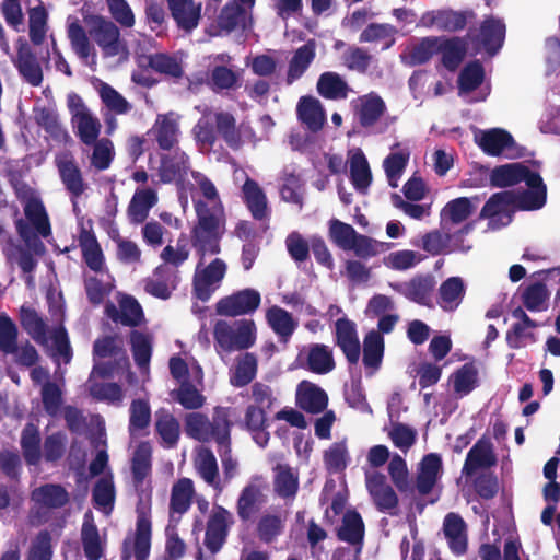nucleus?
Wrapping results in <instances>:
<instances>
[{"label": "nucleus", "mask_w": 560, "mask_h": 560, "mask_svg": "<svg viewBox=\"0 0 560 560\" xmlns=\"http://www.w3.org/2000/svg\"><path fill=\"white\" fill-rule=\"evenodd\" d=\"M19 319L22 328L35 342L47 345L48 325L35 308L22 305L19 311Z\"/></svg>", "instance_id": "nucleus-36"}, {"label": "nucleus", "mask_w": 560, "mask_h": 560, "mask_svg": "<svg viewBox=\"0 0 560 560\" xmlns=\"http://www.w3.org/2000/svg\"><path fill=\"white\" fill-rule=\"evenodd\" d=\"M443 533L451 551L456 556H463L468 546L467 525L464 518L454 512L446 514L443 521Z\"/></svg>", "instance_id": "nucleus-29"}, {"label": "nucleus", "mask_w": 560, "mask_h": 560, "mask_svg": "<svg viewBox=\"0 0 560 560\" xmlns=\"http://www.w3.org/2000/svg\"><path fill=\"white\" fill-rule=\"evenodd\" d=\"M350 179L353 187L361 192H365L372 183L370 165L362 152L350 160Z\"/></svg>", "instance_id": "nucleus-58"}, {"label": "nucleus", "mask_w": 560, "mask_h": 560, "mask_svg": "<svg viewBox=\"0 0 560 560\" xmlns=\"http://www.w3.org/2000/svg\"><path fill=\"white\" fill-rule=\"evenodd\" d=\"M267 411L258 406L248 405L245 410L243 427L252 433L255 442L264 447L269 441V433L266 431L267 423Z\"/></svg>", "instance_id": "nucleus-41"}, {"label": "nucleus", "mask_w": 560, "mask_h": 560, "mask_svg": "<svg viewBox=\"0 0 560 560\" xmlns=\"http://www.w3.org/2000/svg\"><path fill=\"white\" fill-rule=\"evenodd\" d=\"M296 405L307 413L317 415L327 408L328 395L318 385L304 380L298 385Z\"/></svg>", "instance_id": "nucleus-31"}, {"label": "nucleus", "mask_w": 560, "mask_h": 560, "mask_svg": "<svg viewBox=\"0 0 560 560\" xmlns=\"http://www.w3.org/2000/svg\"><path fill=\"white\" fill-rule=\"evenodd\" d=\"M86 22L90 26L89 34L101 48L104 57H115L126 50L120 31L114 22L102 15H91Z\"/></svg>", "instance_id": "nucleus-10"}, {"label": "nucleus", "mask_w": 560, "mask_h": 560, "mask_svg": "<svg viewBox=\"0 0 560 560\" xmlns=\"http://www.w3.org/2000/svg\"><path fill=\"white\" fill-rule=\"evenodd\" d=\"M152 523L150 515L137 509L136 530L122 541L121 560H147L151 549Z\"/></svg>", "instance_id": "nucleus-9"}, {"label": "nucleus", "mask_w": 560, "mask_h": 560, "mask_svg": "<svg viewBox=\"0 0 560 560\" xmlns=\"http://www.w3.org/2000/svg\"><path fill=\"white\" fill-rule=\"evenodd\" d=\"M73 100H77L80 106V110H77L73 115V120L77 121L78 136L84 144L92 145L100 136L101 122L89 112L79 95L71 98L72 102Z\"/></svg>", "instance_id": "nucleus-35"}, {"label": "nucleus", "mask_w": 560, "mask_h": 560, "mask_svg": "<svg viewBox=\"0 0 560 560\" xmlns=\"http://www.w3.org/2000/svg\"><path fill=\"white\" fill-rule=\"evenodd\" d=\"M14 66L25 82L32 86H39L43 83L44 74L42 66L26 42L20 39Z\"/></svg>", "instance_id": "nucleus-25"}, {"label": "nucleus", "mask_w": 560, "mask_h": 560, "mask_svg": "<svg viewBox=\"0 0 560 560\" xmlns=\"http://www.w3.org/2000/svg\"><path fill=\"white\" fill-rule=\"evenodd\" d=\"M525 174L522 182L533 190H525L518 197V208L523 210H538L546 202V186L541 176L537 172H533L525 165Z\"/></svg>", "instance_id": "nucleus-30"}, {"label": "nucleus", "mask_w": 560, "mask_h": 560, "mask_svg": "<svg viewBox=\"0 0 560 560\" xmlns=\"http://www.w3.org/2000/svg\"><path fill=\"white\" fill-rule=\"evenodd\" d=\"M105 314L114 323H119L127 327H137L144 318L140 303L131 295H125L119 301V308L114 303L108 302L105 305Z\"/></svg>", "instance_id": "nucleus-26"}, {"label": "nucleus", "mask_w": 560, "mask_h": 560, "mask_svg": "<svg viewBox=\"0 0 560 560\" xmlns=\"http://www.w3.org/2000/svg\"><path fill=\"white\" fill-rule=\"evenodd\" d=\"M260 302V293L255 289L247 288L219 300L217 313L229 317L253 314L259 307Z\"/></svg>", "instance_id": "nucleus-14"}, {"label": "nucleus", "mask_w": 560, "mask_h": 560, "mask_svg": "<svg viewBox=\"0 0 560 560\" xmlns=\"http://www.w3.org/2000/svg\"><path fill=\"white\" fill-rule=\"evenodd\" d=\"M497 464L490 441L480 439L467 453L462 474L466 477L472 476L479 468H489Z\"/></svg>", "instance_id": "nucleus-33"}, {"label": "nucleus", "mask_w": 560, "mask_h": 560, "mask_svg": "<svg viewBox=\"0 0 560 560\" xmlns=\"http://www.w3.org/2000/svg\"><path fill=\"white\" fill-rule=\"evenodd\" d=\"M40 433L36 425L27 423L21 433V448L27 465L36 466L42 459Z\"/></svg>", "instance_id": "nucleus-53"}, {"label": "nucleus", "mask_w": 560, "mask_h": 560, "mask_svg": "<svg viewBox=\"0 0 560 560\" xmlns=\"http://www.w3.org/2000/svg\"><path fill=\"white\" fill-rule=\"evenodd\" d=\"M477 19L472 9L455 11L452 9L435 10L423 15L422 21L428 26H434L439 31L456 33L466 28V26Z\"/></svg>", "instance_id": "nucleus-13"}, {"label": "nucleus", "mask_w": 560, "mask_h": 560, "mask_svg": "<svg viewBox=\"0 0 560 560\" xmlns=\"http://www.w3.org/2000/svg\"><path fill=\"white\" fill-rule=\"evenodd\" d=\"M172 397L187 410H197L206 402V397L189 381H183L177 389L172 392Z\"/></svg>", "instance_id": "nucleus-61"}, {"label": "nucleus", "mask_w": 560, "mask_h": 560, "mask_svg": "<svg viewBox=\"0 0 560 560\" xmlns=\"http://www.w3.org/2000/svg\"><path fill=\"white\" fill-rule=\"evenodd\" d=\"M316 55V44L310 39L303 46L299 47L289 62L287 83L292 84L300 79L313 62Z\"/></svg>", "instance_id": "nucleus-46"}, {"label": "nucleus", "mask_w": 560, "mask_h": 560, "mask_svg": "<svg viewBox=\"0 0 560 560\" xmlns=\"http://www.w3.org/2000/svg\"><path fill=\"white\" fill-rule=\"evenodd\" d=\"M476 142L490 156H499L504 152H506V156L510 159L523 155L513 136L505 129L492 128L485 130L480 137L476 138Z\"/></svg>", "instance_id": "nucleus-12"}, {"label": "nucleus", "mask_w": 560, "mask_h": 560, "mask_svg": "<svg viewBox=\"0 0 560 560\" xmlns=\"http://www.w3.org/2000/svg\"><path fill=\"white\" fill-rule=\"evenodd\" d=\"M276 476L273 487L281 498H294L299 490V477L287 465L278 464L275 468Z\"/></svg>", "instance_id": "nucleus-57"}, {"label": "nucleus", "mask_w": 560, "mask_h": 560, "mask_svg": "<svg viewBox=\"0 0 560 560\" xmlns=\"http://www.w3.org/2000/svg\"><path fill=\"white\" fill-rule=\"evenodd\" d=\"M364 523L359 512L347 511L342 516V523L337 529V537L354 547L361 546L364 538Z\"/></svg>", "instance_id": "nucleus-39"}, {"label": "nucleus", "mask_w": 560, "mask_h": 560, "mask_svg": "<svg viewBox=\"0 0 560 560\" xmlns=\"http://www.w3.org/2000/svg\"><path fill=\"white\" fill-rule=\"evenodd\" d=\"M257 374V358L254 353L246 352L238 361L234 374L231 376V384L234 387L248 385Z\"/></svg>", "instance_id": "nucleus-64"}, {"label": "nucleus", "mask_w": 560, "mask_h": 560, "mask_svg": "<svg viewBox=\"0 0 560 560\" xmlns=\"http://www.w3.org/2000/svg\"><path fill=\"white\" fill-rule=\"evenodd\" d=\"M152 472V447L149 442H140L131 458L132 482L136 488L142 487Z\"/></svg>", "instance_id": "nucleus-38"}, {"label": "nucleus", "mask_w": 560, "mask_h": 560, "mask_svg": "<svg viewBox=\"0 0 560 560\" xmlns=\"http://www.w3.org/2000/svg\"><path fill=\"white\" fill-rule=\"evenodd\" d=\"M316 89L318 94L326 100H343L349 92L348 83L340 74L331 71L319 75Z\"/></svg>", "instance_id": "nucleus-52"}, {"label": "nucleus", "mask_w": 560, "mask_h": 560, "mask_svg": "<svg viewBox=\"0 0 560 560\" xmlns=\"http://www.w3.org/2000/svg\"><path fill=\"white\" fill-rule=\"evenodd\" d=\"M215 343L226 352L246 350L256 340V327L253 320H241L236 326L225 320H218L213 328Z\"/></svg>", "instance_id": "nucleus-5"}, {"label": "nucleus", "mask_w": 560, "mask_h": 560, "mask_svg": "<svg viewBox=\"0 0 560 560\" xmlns=\"http://www.w3.org/2000/svg\"><path fill=\"white\" fill-rule=\"evenodd\" d=\"M79 244L82 252V258L86 266L92 271H102L105 258L95 234L83 230L79 237Z\"/></svg>", "instance_id": "nucleus-47"}, {"label": "nucleus", "mask_w": 560, "mask_h": 560, "mask_svg": "<svg viewBox=\"0 0 560 560\" xmlns=\"http://www.w3.org/2000/svg\"><path fill=\"white\" fill-rule=\"evenodd\" d=\"M232 427L229 407L215 406L211 419L202 412H189L184 418V430L189 438L202 443L215 441L219 452L222 448L230 452Z\"/></svg>", "instance_id": "nucleus-1"}, {"label": "nucleus", "mask_w": 560, "mask_h": 560, "mask_svg": "<svg viewBox=\"0 0 560 560\" xmlns=\"http://www.w3.org/2000/svg\"><path fill=\"white\" fill-rule=\"evenodd\" d=\"M300 368L314 374L325 375L335 366L332 350L324 343H311L304 347L296 357Z\"/></svg>", "instance_id": "nucleus-16"}, {"label": "nucleus", "mask_w": 560, "mask_h": 560, "mask_svg": "<svg viewBox=\"0 0 560 560\" xmlns=\"http://www.w3.org/2000/svg\"><path fill=\"white\" fill-rule=\"evenodd\" d=\"M485 80V68L480 60L469 61L458 75V89L460 92L470 93L477 90Z\"/></svg>", "instance_id": "nucleus-59"}, {"label": "nucleus", "mask_w": 560, "mask_h": 560, "mask_svg": "<svg viewBox=\"0 0 560 560\" xmlns=\"http://www.w3.org/2000/svg\"><path fill=\"white\" fill-rule=\"evenodd\" d=\"M443 470L442 458L438 453L424 455L419 463L416 489L421 495L429 494L435 487Z\"/></svg>", "instance_id": "nucleus-27"}, {"label": "nucleus", "mask_w": 560, "mask_h": 560, "mask_svg": "<svg viewBox=\"0 0 560 560\" xmlns=\"http://www.w3.org/2000/svg\"><path fill=\"white\" fill-rule=\"evenodd\" d=\"M298 119L311 131L318 132L326 122V112L314 96H301L296 106Z\"/></svg>", "instance_id": "nucleus-32"}, {"label": "nucleus", "mask_w": 560, "mask_h": 560, "mask_svg": "<svg viewBox=\"0 0 560 560\" xmlns=\"http://www.w3.org/2000/svg\"><path fill=\"white\" fill-rule=\"evenodd\" d=\"M266 319L270 328L283 343L289 342L299 325L290 312L278 305H273L267 310Z\"/></svg>", "instance_id": "nucleus-37"}, {"label": "nucleus", "mask_w": 560, "mask_h": 560, "mask_svg": "<svg viewBox=\"0 0 560 560\" xmlns=\"http://www.w3.org/2000/svg\"><path fill=\"white\" fill-rule=\"evenodd\" d=\"M454 393L459 396L470 394L479 385V371L475 362H467L450 377Z\"/></svg>", "instance_id": "nucleus-51"}, {"label": "nucleus", "mask_w": 560, "mask_h": 560, "mask_svg": "<svg viewBox=\"0 0 560 560\" xmlns=\"http://www.w3.org/2000/svg\"><path fill=\"white\" fill-rule=\"evenodd\" d=\"M232 514L223 506H217L210 515L205 534V545L212 553L218 552L226 540Z\"/></svg>", "instance_id": "nucleus-19"}, {"label": "nucleus", "mask_w": 560, "mask_h": 560, "mask_svg": "<svg viewBox=\"0 0 560 560\" xmlns=\"http://www.w3.org/2000/svg\"><path fill=\"white\" fill-rule=\"evenodd\" d=\"M189 170V156L176 148L168 153L161 154L158 175L162 184L180 182Z\"/></svg>", "instance_id": "nucleus-23"}, {"label": "nucleus", "mask_w": 560, "mask_h": 560, "mask_svg": "<svg viewBox=\"0 0 560 560\" xmlns=\"http://www.w3.org/2000/svg\"><path fill=\"white\" fill-rule=\"evenodd\" d=\"M24 214L27 222L23 219L15 221L16 231L22 240L30 243L36 235L44 238L51 235L49 217L40 199L31 197L24 206Z\"/></svg>", "instance_id": "nucleus-8"}, {"label": "nucleus", "mask_w": 560, "mask_h": 560, "mask_svg": "<svg viewBox=\"0 0 560 560\" xmlns=\"http://www.w3.org/2000/svg\"><path fill=\"white\" fill-rule=\"evenodd\" d=\"M267 489L268 483L265 478L258 475L253 476L249 482L242 489L236 502V511L243 522L249 521L260 511L267 501L265 494Z\"/></svg>", "instance_id": "nucleus-11"}, {"label": "nucleus", "mask_w": 560, "mask_h": 560, "mask_svg": "<svg viewBox=\"0 0 560 560\" xmlns=\"http://www.w3.org/2000/svg\"><path fill=\"white\" fill-rule=\"evenodd\" d=\"M247 7H244L236 0L228 1L221 9L218 16V24L221 30L231 33L242 26L245 27V21L247 15Z\"/></svg>", "instance_id": "nucleus-56"}, {"label": "nucleus", "mask_w": 560, "mask_h": 560, "mask_svg": "<svg viewBox=\"0 0 560 560\" xmlns=\"http://www.w3.org/2000/svg\"><path fill=\"white\" fill-rule=\"evenodd\" d=\"M158 202V195L151 188L137 189L129 206L128 217L133 224H140L145 221L149 211Z\"/></svg>", "instance_id": "nucleus-44"}, {"label": "nucleus", "mask_w": 560, "mask_h": 560, "mask_svg": "<svg viewBox=\"0 0 560 560\" xmlns=\"http://www.w3.org/2000/svg\"><path fill=\"white\" fill-rule=\"evenodd\" d=\"M506 36L504 21L492 14L486 15L478 25H470L465 38L472 56L485 54L489 58L497 56L502 49Z\"/></svg>", "instance_id": "nucleus-4"}, {"label": "nucleus", "mask_w": 560, "mask_h": 560, "mask_svg": "<svg viewBox=\"0 0 560 560\" xmlns=\"http://www.w3.org/2000/svg\"><path fill=\"white\" fill-rule=\"evenodd\" d=\"M113 358L117 363L129 365V359L118 336H103L93 343V359Z\"/></svg>", "instance_id": "nucleus-45"}, {"label": "nucleus", "mask_w": 560, "mask_h": 560, "mask_svg": "<svg viewBox=\"0 0 560 560\" xmlns=\"http://www.w3.org/2000/svg\"><path fill=\"white\" fill-rule=\"evenodd\" d=\"M550 293L542 282H534L527 285L522 293L523 305L529 312H541L547 308Z\"/></svg>", "instance_id": "nucleus-62"}, {"label": "nucleus", "mask_w": 560, "mask_h": 560, "mask_svg": "<svg viewBox=\"0 0 560 560\" xmlns=\"http://www.w3.org/2000/svg\"><path fill=\"white\" fill-rule=\"evenodd\" d=\"M34 119L55 141L66 142L69 139V133L55 108L47 106L34 108Z\"/></svg>", "instance_id": "nucleus-40"}, {"label": "nucleus", "mask_w": 560, "mask_h": 560, "mask_svg": "<svg viewBox=\"0 0 560 560\" xmlns=\"http://www.w3.org/2000/svg\"><path fill=\"white\" fill-rule=\"evenodd\" d=\"M474 201L478 202L479 198L476 197H458L448 201L441 211V220L450 221L452 224H460L466 221L475 211L476 206Z\"/></svg>", "instance_id": "nucleus-49"}, {"label": "nucleus", "mask_w": 560, "mask_h": 560, "mask_svg": "<svg viewBox=\"0 0 560 560\" xmlns=\"http://www.w3.org/2000/svg\"><path fill=\"white\" fill-rule=\"evenodd\" d=\"M525 171L523 163H509L495 166L490 173V185L499 188L517 185L522 182Z\"/></svg>", "instance_id": "nucleus-55"}, {"label": "nucleus", "mask_w": 560, "mask_h": 560, "mask_svg": "<svg viewBox=\"0 0 560 560\" xmlns=\"http://www.w3.org/2000/svg\"><path fill=\"white\" fill-rule=\"evenodd\" d=\"M518 200L517 195L511 190L495 192L486 201L479 219H488L492 230L504 228L512 222Z\"/></svg>", "instance_id": "nucleus-7"}, {"label": "nucleus", "mask_w": 560, "mask_h": 560, "mask_svg": "<svg viewBox=\"0 0 560 560\" xmlns=\"http://www.w3.org/2000/svg\"><path fill=\"white\" fill-rule=\"evenodd\" d=\"M179 124L173 113L159 114L152 127L145 132L148 140L163 151H172L178 144Z\"/></svg>", "instance_id": "nucleus-17"}, {"label": "nucleus", "mask_w": 560, "mask_h": 560, "mask_svg": "<svg viewBox=\"0 0 560 560\" xmlns=\"http://www.w3.org/2000/svg\"><path fill=\"white\" fill-rule=\"evenodd\" d=\"M195 139L203 145L212 148L220 136L233 150L242 147V133L236 126V119L230 112L205 113L198 119L194 129Z\"/></svg>", "instance_id": "nucleus-3"}, {"label": "nucleus", "mask_w": 560, "mask_h": 560, "mask_svg": "<svg viewBox=\"0 0 560 560\" xmlns=\"http://www.w3.org/2000/svg\"><path fill=\"white\" fill-rule=\"evenodd\" d=\"M386 112V104L383 98L371 93L361 98L357 109V116L360 125L364 128L374 126Z\"/></svg>", "instance_id": "nucleus-48"}, {"label": "nucleus", "mask_w": 560, "mask_h": 560, "mask_svg": "<svg viewBox=\"0 0 560 560\" xmlns=\"http://www.w3.org/2000/svg\"><path fill=\"white\" fill-rule=\"evenodd\" d=\"M385 341L383 335L376 330L369 331L363 339L362 362L371 373L377 371L383 362Z\"/></svg>", "instance_id": "nucleus-42"}, {"label": "nucleus", "mask_w": 560, "mask_h": 560, "mask_svg": "<svg viewBox=\"0 0 560 560\" xmlns=\"http://www.w3.org/2000/svg\"><path fill=\"white\" fill-rule=\"evenodd\" d=\"M226 272V264L220 259H213L200 272H196L192 281V293L196 299L207 302L213 294L217 285L222 281Z\"/></svg>", "instance_id": "nucleus-18"}, {"label": "nucleus", "mask_w": 560, "mask_h": 560, "mask_svg": "<svg viewBox=\"0 0 560 560\" xmlns=\"http://www.w3.org/2000/svg\"><path fill=\"white\" fill-rule=\"evenodd\" d=\"M366 488L380 512L394 514L393 511L398 506V497L393 487L387 483L386 477L383 474L374 472L366 476Z\"/></svg>", "instance_id": "nucleus-22"}, {"label": "nucleus", "mask_w": 560, "mask_h": 560, "mask_svg": "<svg viewBox=\"0 0 560 560\" xmlns=\"http://www.w3.org/2000/svg\"><path fill=\"white\" fill-rule=\"evenodd\" d=\"M468 50L469 46L465 36H438V54L441 55V63L451 72L458 69Z\"/></svg>", "instance_id": "nucleus-24"}, {"label": "nucleus", "mask_w": 560, "mask_h": 560, "mask_svg": "<svg viewBox=\"0 0 560 560\" xmlns=\"http://www.w3.org/2000/svg\"><path fill=\"white\" fill-rule=\"evenodd\" d=\"M56 165L66 189L72 198H79L84 192L86 185L73 156L70 153H63L56 158Z\"/></svg>", "instance_id": "nucleus-28"}, {"label": "nucleus", "mask_w": 560, "mask_h": 560, "mask_svg": "<svg viewBox=\"0 0 560 560\" xmlns=\"http://www.w3.org/2000/svg\"><path fill=\"white\" fill-rule=\"evenodd\" d=\"M31 499L36 509L31 511L32 524H44L48 521V512L66 506L70 502V494L59 483H44L35 488Z\"/></svg>", "instance_id": "nucleus-6"}, {"label": "nucleus", "mask_w": 560, "mask_h": 560, "mask_svg": "<svg viewBox=\"0 0 560 560\" xmlns=\"http://www.w3.org/2000/svg\"><path fill=\"white\" fill-rule=\"evenodd\" d=\"M155 431L166 447H174L180 435L179 421L166 409L155 412Z\"/></svg>", "instance_id": "nucleus-50"}, {"label": "nucleus", "mask_w": 560, "mask_h": 560, "mask_svg": "<svg viewBox=\"0 0 560 560\" xmlns=\"http://www.w3.org/2000/svg\"><path fill=\"white\" fill-rule=\"evenodd\" d=\"M81 542L88 560H100L104 555L98 528L94 523L84 522L81 528Z\"/></svg>", "instance_id": "nucleus-60"}, {"label": "nucleus", "mask_w": 560, "mask_h": 560, "mask_svg": "<svg viewBox=\"0 0 560 560\" xmlns=\"http://www.w3.org/2000/svg\"><path fill=\"white\" fill-rule=\"evenodd\" d=\"M435 280L431 275H417L409 281L389 282L388 285L407 300L423 306H432Z\"/></svg>", "instance_id": "nucleus-15"}, {"label": "nucleus", "mask_w": 560, "mask_h": 560, "mask_svg": "<svg viewBox=\"0 0 560 560\" xmlns=\"http://www.w3.org/2000/svg\"><path fill=\"white\" fill-rule=\"evenodd\" d=\"M171 16L178 30L190 34L196 30L201 20V2L194 0H166Z\"/></svg>", "instance_id": "nucleus-21"}, {"label": "nucleus", "mask_w": 560, "mask_h": 560, "mask_svg": "<svg viewBox=\"0 0 560 560\" xmlns=\"http://www.w3.org/2000/svg\"><path fill=\"white\" fill-rule=\"evenodd\" d=\"M335 327L336 345L340 348L349 364H358L361 354V345L355 324L343 317L336 320Z\"/></svg>", "instance_id": "nucleus-20"}, {"label": "nucleus", "mask_w": 560, "mask_h": 560, "mask_svg": "<svg viewBox=\"0 0 560 560\" xmlns=\"http://www.w3.org/2000/svg\"><path fill=\"white\" fill-rule=\"evenodd\" d=\"M242 194L243 201L255 220L262 221L269 218L267 196L256 180L246 178L242 186Z\"/></svg>", "instance_id": "nucleus-34"}, {"label": "nucleus", "mask_w": 560, "mask_h": 560, "mask_svg": "<svg viewBox=\"0 0 560 560\" xmlns=\"http://www.w3.org/2000/svg\"><path fill=\"white\" fill-rule=\"evenodd\" d=\"M195 494L192 480L189 478L178 479L172 487L170 511L179 515L187 512L191 505Z\"/></svg>", "instance_id": "nucleus-54"}, {"label": "nucleus", "mask_w": 560, "mask_h": 560, "mask_svg": "<svg viewBox=\"0 0 560 560\" xmlns=\"http://www.w3.org/2000/svg\"><path fill=\"white\" fill-rule=\"evenodd\" d=\"M194 207L197 221L191 230L194 248L205 256L220 253L221 225L224 222V209L221 202L208 205L203 200H195Z\"/></svg>", "instance_id": "nucleus-2"}, {"label": "nucleus", "mask_w": 560, "mask_h": 560, "mask_svg": "<svg viewBox=\"0 0 560 560\" xmlns=\"http://www.w3.org/2000/svg\"><path fill=\"white\" fill-rule=\"evenodd\" d=\"M466 288L460 277H450L439 288V305L446 312L455 311L462 303Z\"/></svg>", "instance_id": "nucleus-43"}, {"label": "nucleus", "mask_w": 560, "mask_h": 560, "mask_svg": "<svg viewBox=\"0 0 560 560\" xmlns=\"http://www.w3.org/2000/svg\"><path fill=\"white\" fill-rule=\"evenodd\" d=\"M130 345L133 360L138 368H148L152 355L150 336L138 330H132L130 332Z\"/></svg>", "instance_id": "nucleus-63"}]
</instances>
